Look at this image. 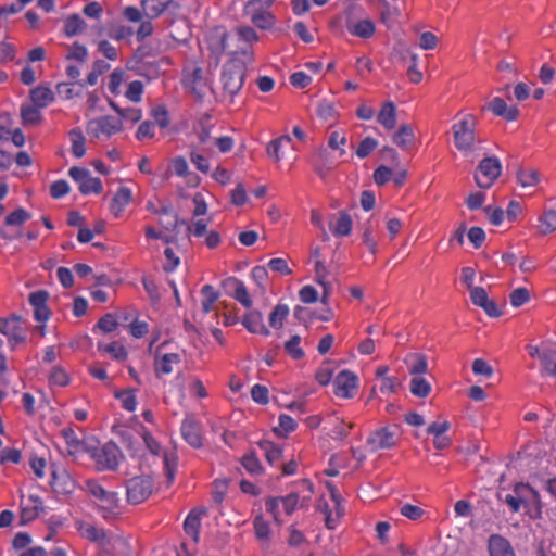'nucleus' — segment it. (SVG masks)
Masks as SVG:
<instances>
[{"label": "nucleus", "mask_w": 556, "mask_h": 556, "mask_svg": "<svg viewBox=\"0 0 556 556\" xmlns=\"http://www.w3.org/2000/svg\"><path fill=\"white\" fill-rule=\"evenodd\" d=\"M408 114L393 101L384 100V131L390 142L401 152L410 151L416 141L413 126L407 122Z\"/></svg>", "instance_id": "f257e3e1"}, {"label": "nucleus", "mask_w": 556, "mask_h": 556, "mask_svg": "<svg viewBox=\"0 0 556 556\" xmlns=\"http://www.w3.org/2000/svg\"><path fill=\"white\" fill-rule=\"evenodd\" d=\"M240 54L242 58L232 56L224 64L220 75L224 94L231 99L242 89L247 66L253 61V53L250 49L243 48Z\"/></svg>", "instance_id": "f03ea898"}, {"label": "nucleus", "mask_w": 556, "mask_h": 556, "mask_svg": "<svg viewBox=\"0 0 556 556\" xmlns=\"http://www.w3.org/2000/svg\"><path fill=\"white\" fill-rule=\"evenodd\" d=\"M502 501L509 507L511 513H518L521 508L531 519H538L542 515L541 496L528 483H516L510 493H507Z\"/></svg>", "instance_id": "7ed1b4c3"}, {"label": "nucleus", "mask_w": 556, "mask_h": 556, "mask_svg": "<svg viewBox=\"0 0 556 556\" xmlns=\"http://www.w3.org/2000/svg\"><path fill=\"white\" fill-rule=\"evenodd\" d=\"M302 484L306 486L308 494L300 498L299 494L295 492H291L286 496H276L269 497L265 502L266 510L271 514L274 520L280 526L282 523L281 520V510L287 516H291L296 508H307L311 502V495L313 494V483L308 480H303Z\"/></svg>", "instance_id": "20e7f679"}, {"label": "nucleus", "mask_w": 556, "mask_h": 556, "mask_svg": "<svg viewBox=\"0 0 556 556\" xmlns=\"http://www.w3.org/2000/svg\"><path fill=\"white\" fill-rule=\"evenodd\" d=\"M178 8V3L174 0H141L140 8L127 5L123 9L122 15L128 22L138 23L142 17L155 20L167 10H177Z\"/></svg>", "instance_id": "39448f33"}, {"label": "nucleus", "mask_w": 556, "mask_h": 556, "mask_svg": "<svg viewBox=\"0 0 556 556\" xmlns=\"http://www.w3.org/2000/svg\"><path fill=\"white\" fill-rule=\"evenodd\" d=\"M407 161L395 148L384 146V186L399 189L407 180Z\"/></svg>", "instance_id": "423d86ee"}, {"label": "nucleus", "mask_w": 556, "mask_h": 556, "mask_svg": "<svg viewBox=\"0 0 556 556\" xmlns=\"http://www.w3.org/2000/svg\"><path fill=\"white\" fill-rule=\"evenodd\" d=\"M88 493L97 500L98 510L104 519H111L119 513V497L115 491L105 490L98 481L86 482Z\"/></svg>", "instance_id": "0eeeda50"}, {"label": "nucleus", "mask_w": 556, "mask_h": 556, "mask_svg": "<svg viewBox=\"0 0 556 556\" xmlns=\"http://www.w3.org/2000/svg\"><path fill=\"white\" fill-rule=\"evenodd\" d=\"M94 462V468L99 472L115 471L119 466L123 454L114 442H106L100 447L87 450Z\"/></svg>", "instance_id": "6e6552de"}, {"label": "nucleus", "mask_w": 556, "mask_h": 556, "mask_svg": "<svg viewBox=\"0 0 556 556\" xmlns=\"http://www.w3.org/2000/svg\"><path fill=\"white\" fill-rule=\"evenodd\" d=\"M477 118L472 114H464L452 126L455 147L462 152L471 151L476 141Z\"/></svg>", "instance_id": "1a4fd4ad"}, {"label": "nucleus", "mask_w": 556, "mask_h": 556, "mask_svg": "<svg viewBox=\"0 0 556 556\" xmlns=\"http://www.w3.org/2000/svg\"><path fill=\"white\" fill-rule=\"evenodd\" d=\"M502 173V163L496 156L484 157L480 161L475 173V181L481 189H489Z\"/></svg>", "instance_id": "9d476101"}, {"label": "nucleus", "mask_w": 556, "mask_h": 556, "mask_svg": "<svg viewBox=\"0 0 556 556\" xmlns=\"http://www.w3.org/2000/svg\"><path fill=\"white\" fill-rule=\"evenodd\" d=\"M153 479L150 476H137L127 481L126 495L130 504L144 502L153 491Z\"/></svg>", "instance_id": "9b49d317"}, {"label": "nucleus", "mask_w": 556, "mask_h": 556, "mask_svg": "<svg viewBox=\"0 0 556 556\" xmlns=\"http://www.w3.org/2000/svg\"><path fill=\"white\" fill-rule=\"evenodd\" d=\"M123 122L114 116L105 115L93 118L87 124V134L94 138H110L111 136L122 131Z\"/></svg>", "instance_id": "f8f14e48"}, {"label": "nucleus", "mask_w": 556, "mask_h": 556, "mask_svg": "<svg viewBox=\"0 0 556 556\" xmlns=\"http://www.w3.org/2000/svg\"><path fill=\"white\" fill-rule=\"evenodd\" d=\"M31 215L24 207H17L10 213L3 226L0 228V237L7 241H12L21 236V227L30 219Z\"/></svg>", "instance_id": "ddd939ff"}, {"label": "nucleus", "mask_w": 556, "mask_h": 556, "mask_svg": "<svg viewBox=\"0 0 556 556\" xmlns=\"http://www.w3.org/2000/svg\"><path fill=\"white\" fill-rule=\"evenodd\" d=\"M71 178L78 185V189L83 194H99L103 190L102 181L98 177H92L90 172L85 167L74 166L68 172Z\"/></svg>", "instance_id": "4468645a"}, {"label": "nucleus", "mask_w": 556, "mask_h": 556, "mask_svg": "<svg viewBox=\"0 0 556 556\" xmlns=\"http://www.w3.org/2000/svg\"><path fill=\"white\" fill-rule=\"evenodd\" d=\"M22 324V317L15 314L5 318H0V332L8 338L12 348H15L17 344H21L26 340V331Z\"/></svg>", "instance_id": "2eb2a0df"}, {"label": "nucleus", "mask_w": 556, "mask_h": 556, "mask_svg": "<svg viewBox=\"0 0 556 556\" xmlns=\"http://www.w3.org/2000/svg\"><path fill=\"white\" fill-rule=\"evenodd\" d=\"M51 481L50 485L55 493L71 494L76 489V482L68 470L59 464H51Z\"/></svg>", "instance_id": "dca6fc26"}, {"label": "nucleus", "mask_w": 556, "mask_h": 556, "mask_svg": "<svg viewBox=\"0 0 556 556\" xmlns=\"http://www.w3.org/2000/svg\"><path fill=\"white\" fill-rule=\"evenodd\" d=\"M344 27L354 37L369 39L376 31L374 22L369 18H359L351 13L346 14Z\"/></svg>", "instance_id": "f3484780"}, {"label": "nucleus", "mask_w": 556, "mask_h": 556, "mask_svg": "<svg viewBox=\"0 0 556 556\" xmlns=\"http://www.w3.org/2000/svg\"><path fill=\"white\" fill-rule=\"evenodd\" d=\"M230 35L224 29H215L210 34L207 39L208 50L216 59V63H219L220 56L228 52L232 56H239L238 51H231L229 49Z\"/></svg>", "instance_id": "a211bd4d"}, {"label": "nucleus", "mask_w": 556, "mask_h": 556, "mask_svg": "<svg viewBox=\"0 0 556 556\" xmlns=\"http://www.w3.org/2000/svg\"><path fill=\"white\" fill-rule=\"evenodd\" d=\"M84 538L88 539L91 542H97L101 545V552H108L109 548H115L117 546H123L125 543L119 538H110L106 535L103 529H100L96 526L88 525L83 528Z\"/></svg>", "instance_id": "6ab92c4d"}, {"label": "nucleus", "mask_w": 556, "mask_h": 556, "mask_svg": "<svg viewBox=\"0 0 556 556\" xmlns=\"http://www.w3.org/2000/svg\"><path fill=\"white\" fill-rule=\"evenodd\" d=\"M45 509L41 497L37 494H29L21 497V521L27 523L35 520Z\"/></svg>", "instance_id": "aec40b11"}, {"label": "nucleus", "mask_w": 556, "mask_h": 556, "mask_svg": "<svg viewBox=\"0 0 556 556\" xmlns=\"http://www.w3.org/2000/svg\"><path fill=\"white\" fill-rule=\"evenodd\" d=\"M357 387V377L350 370H342L334 379V394L342 399L353 396Z\"/></svg>", "instance_id": "412c9836"}, {"label": "nucleus", "mask_w": 556, "mask_h": 556, "mask_svg": "<svg viewBox=\"0 0 556 556\" xmlns=\"http://www.w3.org/2000/svg\"><path fill=\"white\" fill-rule=\"evenodd\" d=\"M311 164L313 166L314 172L321 179H326L327 176L336 167V162L327 151V149H319L311 159Z\"/></svg>", "instance_id": "4be33fe9"}, {"label": "nucleus", "mask_w": 556, "mask_h": 556, "mask_svg": "<svg viewBox=\"0 0 556 556\" xmlns=\"http://www.w3.org/2000/svg\"><path fill=\"white\" fill-rule=\"evenodd\" d=\"M180 432L184 440L192 447L199 448L202 446V437L200 433V426L198 421L191 417L187 416L180 427Z\"/></svg>", "instance_id": "5701e85b"}, {"label": "nucleus", "mask_w": 556, "mask_h": 556, "mask_svg": "<svg viewBox=\"0 0 556 556\" xmlns=\"http://www.w3.org/2000/svg\"><path fill=\"white\" fill-rule=\"evenodd\" d=\"M243 12L250 17L253 25L260 29H269L275 24V16L265 9L256 7L249 9L245 4Z\"/></svg>", "instance_id": "b1692460"}, {"label": "nucleus", "mask_w": 556, "mask_h": 556, "mask_svg": "<svg viewBox=\"0 0 556 556\" xmlns=\"http://www.w3.org/2000/svg\"><path fill=\"white\" fill-rule=\"evenodd\" d=\"M488 109L495 115L505 118L507 122H514L519 116V110L517 106H508L504 99L500 97L493 98L488 103Z\"/></svg>", "instance_id": "393cba45"}, {"label": "nucleus", "mask_w": 556, "mask_h": 556, "mask_svg": "<svg viewBox=\"0 0 556 556\" xmlns=\"http://www.w3.org/2000/svg\"><path fill=\"white\" fill-rule=\"evenodd\" d=\"M541 363L544 375L556 377V343L542 344Z\"/></svg>", "instance_id": "a878e982"}, {"label": "nucleus", "mask_w": 556, "mask_h": 556, "mask_svg": "<svg viewBox=\"0 0 556 556\" xmlns=\"http://www.w3.org/2000/svg\"><path fill=\"white\" fill-rule=\"evenodd\" d=\"M242 325L251 333H258L262 336H269L270 331L265 326L263 315L258 311H251L242 318Z\"/></svg>", "instance_id": "bb28decb"}, {"label": "nucleus", "mask_w": 556, "mask_h": 556, "mask_svg": "<svg viewBox=\"0 0 556 556\" xmlns=\"http://www.w3.org/2000/svg\"><path fill=\"white\" fill-rule=\"evenodd\" d=\"M404 363L412 377L422 376L428 371V359L422 353H408Z\"/></svg>", "instance_id": "cd10ccee"}, {"label": "nucleus", "mask_w": 556, "mask_h": 556, "mask_svg": "<svg viewBox=\"0 0 556 556\" xmlns=\"http://www.w3.org/2000/svg\"><path fill=\"white\" fill-rule=\"evenodd\" d=\"M203 514H205V509L194 508L188 514L184 522L186 534L191 536L194 543H198L200 538L201 516Z\"/></svg>", "instance_id": "c85d7f7f"}, {"label": "nucleus", "mask_w": 556, "mask_h": 556, "mask_svg": "<svg viewBox=\"0 0 556 556\" xmlns=\"http://www.w3.org/2000/svg\"><path fill=\"white\" fill-rule=\"evenodd\" d=\"M488 549L490 556H516L509 541L500 534L489 538Z\"/></svg>", "instance_id": "c756f323"}, {"label": "nucleus", "mask_w": 556, "mask_h": 556, "mask_svg": "<svg viewBox=\"0 0 556 556\" xmlns=\"http://www.w3.org/2000/svg\"><path fill=\"white\" fill-rule=\"evenodd\" d=\"M182 84L191 92L199 94V88L203 84V70L198 65H191L184 70Z\"/></svg>", "instance_id": "7c9ffc66"}, {"label": "nucleus", "mask_w": 556, "mask_h": 556, "mask_svg": "<svg viewBox=\"0 0 556 556\" xmlns=\"http://www.w3.org/2000/svg\"><path fill=\"white\" fill-rule=\"evenodd\" d=\"M214 123L212 115L208 113L202 114L193 126V131L198 137L200 144L205 146L211 140Z\"/></svg>", "instance_id": "2f4dec72"}, {"label": "nucleus", "mask_w": 556, "mask_h": 556, "mask_svg": "<svg viewBox=\"0 0 556 556\" xmlns=\"http://www.w3.org/2000/svg\"><path fill=\"white\" fill-rule=\"evenodd\" d=\"M181 362V357L177 353H166L161 357H156L154 363L155 376L161 378L163 375H169L174 371V365Z\"/></svg>", "instance_id": "473e14b6"}, {"label": "nucleus", "mask_w": 556, "mask_h": 556, "mask_svg": "<svg viewBox=\"0 0 556 556\" xmlns=\"http://www.w3.org/2000/svg\"><path fill=\"white\" fill-rule=\"evenodd\" d=\"M61 435L67 445V453L76 457L80 452L85 451L84 442L78 438L75 430L71 427H65L61 430Z\"/></svg>", "instance_id": "72a5a7b5"}, {"label": "nucleus", "mask_w": 556, "mask_h": 556, "mask_svg": "<svg viewBox=\"0 0 556 556\" xmlns=\"http://www.w3.org/2000/svg\"><path fill=\"white\" fill-rule=\"evenodd\" d=\"M413 54L414 53H410L406 42L402 40V38H399L392 48L389 60L394 65L404 66L410 61V55Z\"/></svg>", "instance_id": "f704fd0d"}, {"label": "nucleus", "mask_w": 556, "mask_h": 556, "mask_svg": "<svg viewBox=\"0 0 556 556\" xmlns=\"http://www.w3.org/2000/svg\"><path fill=\"white\" fill-rule=\"evenodd\" d=\"M131 190L119 187L111 201V212L117 217L131 201Z\"/></svg>", "instance_id": "c9c22d12"}, {"label": "nucleus", "mask_w": 556, "mask_h": 556, "mask_svg": "<svg viewBox=\"0 0 556 556\" xmlns=\"http://www.w3.org/2000/svg\"><path fill=\"white\" fill-rule=\"evenodd\" d=\"M226 283L233 287V293L231 295L235 300L241 303L245 308L252 306V300L243 281L231 277L226 280Z\"/></svg>", "instance_id": "e433bc0d"}, {"label": "nucleus", "mask_w": 556, "mask_h": 556, "mask_svg": "<svg viewBox=\"0 0 556 556\" xmlns=\"http://www.w3.org/2000/svg\"><path fill=\"white\" fill-rule=\"evenodd\" d=\"M258 446L270 466H276L281 460L283 451L280 445L268 440H261Z\"/></svg>", "instance_id": "4c0bfd02"}, {"label": "nucleus", "mask_w": 556, "mask_h": 556, "mask_svg": "<svg viewBox=\"0 0 556 556\" xmlns=\"http://www.w3.org/2000/svg\"><path fill=\"white\" fill-rule=\"evenodd\" d=\"M29 96L33 103L41 109L52 103L55 98V93L49 87L45 86H37L33 90H30Z\"/></svg>", "instance_id": "58836bf2"}, {"label": "nucleus", "mask_w": 556, "mask_h": 556, "mask_svg": "<svg viewBox=\"0 0 556 556\" xmlns=\"http://www.w3.org/2000/svg\"><path fill=\"white\" fill-rule=\"evenodd\" d=\"M292 139L288 135H282L276 139H273L268 142L266 152L268 157L274 160L275 162H279L282 159V154L280 153L281 149L285 147L291 146Z\"/></svg>", "instance_id": "ea45409f"}, {"label": "nucleus", "mask_w": 556, "mask_h": 556, "mask_svg": "<svg viewBox=\"0 0 556 556\" xmlns=\"http://www.w3.org/2000/svg\"><path fill=\"white\" fill-rule=\"evenodd\" d=\"M329 228L337 237L349 236L352 230V218L345 212H340L339 216L333 223H330Z\"/></svg>", "instance_id": "a19ab883"}, {"label": "nucleus", "mask_w": 556, "mask_h": 556, "mask_svg": "<svg viewBox=\"0 0 556 556\" xmlns=\"http://www.w3.org/2000/svg\"><path fill=\"white\" fill-rule=\"evenodd\" d=\"M68 137H70V140H71V152L72 154L77 157V159H80L83 157L85 154H86V138L81 131L80 128H73L70 132H68Z\"/></svg>", "instance_id": "79ce46f5"}, {"label": "nucleus", "mask_w": 556, "mask_h": 556, "mask_svg": "<svg viewBox=\"0 0 556 556\" xmlns=\"http://www.w3.org/2000/svg\"><path fill=\"white\" fill-rule=\"evenodd\" d=\"M409 391L414 396L425 399L431 393L432 386L424 375L415 376L409 381Z\"/></svg>", "instance_id": "37998d69"}, {"label": "nucleus", "mask_w": 556, "mask_h": 556, "mask_svg": "<svg viewBox=\"0 0 556 556\" xmlns=\"http://www.w3.org/2000/svg\"><path fill=\"white\" fill-rule=\"evenodd\" d=\"M86 22L78 14H72L64 21L63 33L67 38L77 36L86 28Z\"/></svg>", "instance_id": "c03bdc74"}, {"label": "nucleus", "mask_w": 556, "mask_h": 556, "mask_svg": "<svg viewBox=\"0 0 556 556\" xmlns=\"http://www.w3.org/2000/svg\"><path fill=\"white\" fill-rule=\"evenodd\" d=\"M240 463L242 467L245 469V471L252 476H258L264 471V468L255 451H250L245 453L241 457Z\"/></svg>", "instance_id": "a18cd8bd"}, {"label": "nucleus", "mask_w": 556, "mask_h": 556, "mask_svg": "<svg viewBox=\"0 0 556 556\" xmlns=\"http://www.w3.org/2000/svg\"><path fill=\"white\" fill-rule=\"evenodd\" d=\"M98 351L110 354V356L116 361H125L128 355L125 346L117 341H113L109 344L98 343Z\"/></svg>", "instance_id": "49530a36"}, {"label": "nucleus", "mask_w": 556, "mask_h": 556, "mask_svg": "<svg viewBox=\"0 0 556 556\" xmlns=\"http://www.w3.org/2000/svg\"><path fill=\"white\" fill-rule=\"evenodd\" d=\"M539 231L541 235L546 236L554 231H556V211L555 210H548L545 211L540 217H539Z\"/></svg>", "instance_id": "de8ad7c7"}, {"label": "nucleus", "mask_w": 556, "mask_h": 556, "mask_svg": "<svg viewBox=\"0 0 556 556\" xmlns=\"http://www.w3.org/2000/svg\"><path fill=\"white\" fill-rule=\"evenodd\" d=\"M40 109L34 105L23 104L21 106V118L24 125H38L41 119L42 115L40 113Z\"/></svg>", "instance_id": "09e8293b"}, {"label": "nucleus", "mask_w": 556, "mask_h": 556, "mask_svg": "<svg viewBox=\"0 0 556 556\" xmlns=\"http://www.w3.org/2000/svg\"><path fill=\"white\" fill-rule=\"evenodd\" d=\"M203 295L202 300V312L206 315L213 309V305L219 298V293L214 289L212 285H204L201 289Z\"/></svg>", "instance_id": "8fccbe9b"}, {"label": "nucleus", "mask_w": 556, "mask_h": 556, "mask_svg": "<svg viewBox=\"0 0 556 556\" xmlns=\"http://www.w3.org/2000/svg\"><path fill=\"white\" fill-rule=\"evenodd\" d=\"M289 315V307L287 304H277L269 314V325L275 329L282 327L285 319Z\"/></svg>", "instance_id": "3c124183"}, {"label": "nucleus", "mask_w": 556, "mask_h": 556, "mask_svg": "<svg viewBox=\"0 0 556 556\" xmlns=\"http://www.w3.org/2000/svg\"><path fill=\"white\" fill-rule=\"evenodd\" d=\"M65 59L67 61H77L79 63H85L88 59V49L86 46L76 41L68 47Z\"/></svg>", "instance_id": "603ef678"}, {"label": "nucleus", "mask_w": 556, "mask_h": 556, "mask_svg": "<svg viewBox=\"0 0 556 556\" xmlns=\"http://www.w3.org/2000/svg\"><path fill=\"white\" fill-rule=\"evenodd\" d=\"M402 428L397 424L384 427V448L393 447L397 444L402 437Z\"/></svg>", "instance_id": "864d4df0"}, {"label": "nucleus", "mask_w": 556, "mask_h": 556, "mask_svg": "<svg viewBox=\"0 0 556 556\" xmlns=\"http://www.w3.org/2000/svg\"><path fill=\"white\" fill-rule=\"evenodd\" d=\"M518 184L526 187H533L539 182V174L533 168L519 169L517 173Z\"/></svg>", "instance_id": "5fc2aeb1"}, {"label": "nucleus", "mask_w": 556, "mask_h": 556, "mask_svg": "<svg viewBox=\"0 0 556 556\" xmlns=\"http://www.w3.org/2000/svg\"><path fill=\"white\" fill-rule=\"evenodd\" d=\"M278 421V427L275 428L274 431L280 437H285L288 433L293 432L298 427V422L291 416L286 414H281Z\"/></svg>", "instance_id": "6e6d98bb"}, {"label": "nucleus", "mask_w": 556, "mask_h": 556, "mask_svg": "<svg viewBox=\"0 0 556 556\" xmlns=\"http://www.w3.org/2000/svg\"><path fill=\"white\" fill-rule=\"evenodd\" d=\"M115 397L122 402L124 409L134 412L137 407V399L135 390H121L115 392Z\"/></svg>", "instance_id": "4d7b16f0"}, {"label": "nucleus", "mask_w": 556, "mask_h": 556, "mask_svg": "<svg viewBox=\"0 0 556 556\" xmlns=\"http://www.w3.org/2000/svg\"><path fill=\"white\" fill-rule=\"evenodd\" d=\"M228 479H215L213 481L212 497L215 503L222 504L224 502L228 492Z\"/></svg>", "instance_id": "13d9d810"}, {"label": "nucleus", "mask_w": 556, "mask_h": 556, "mask_svg": "<svg viewBox=\"0 0 556 556\" xmlns=\"http://www.w3.org/2000/svg\"><path fill=\"white\" fill-rule=\"evenodd\" d=\"M301 337L299 334L292 336L288 341L285 342L286 352L294 359H300L304 356V351L300 346Z\"/></svg>", "instance_id": "bf43d9fd"}, {"label": "nucleus", "mask_w": 556, "mask_h": 556, "mask_svg": "<svg viewBox=\"0 0 556 556\" xmlns=\"http://www.w3.org/2000/svg\"><path fill=\"white\" fill-rule=\"evenodd\" d=\"M267 268L274 273L282 276H289L292 274V269L289 267L288 262L283 257H275L268 261Z\"/></svg>", "instance_id": "052dcab7"}, {"label": "nucleus", "mask_w": 556, "mask_h": 556, "mask_svg": "<svg viewBox=\"0 0 556 556\" xmlns=\"http://www.w3.org/2000/svg\"><path fill=\"white\" fill-rule=\"evenodd\" d=\"M49 381L53 386L65 387L70 382V378L64 368L54 366L50 372Z\"/></svg>", "instance_id": "680f3d73"}, {"label": "nucleus", "mask_w": 556, "mask_h": 556, "mask_svg": "<svg viewBox=\"0 0 556 556\" xmlns=\"http://www.w3.org/2000/svg\"><path fill=\"white\" fill-rule=\"evenodd\" d=\"M255 535L260 540H266L270 534L269 523L263 518L262 515H258L253 520Z\"/></svg>", "instance_id": "e2e57ef3"}, {"label": "nucleus", "mask_w": 556, "mask_h": 556, "mask_svg": "<svg viewBox=\"0 0 556 556\" xmlns=\"http://www.w3.org/2000/svg\"><path fill=\"white\" fill-rule=\"evenodd\" d=\"M378 147V141L371 137H366L364 138L355 153L356 155L359 157V159H365L366 156H368L376 148Z\"/></svg>", "instance_id": "0e129e2a"}, {"label": "nucleus", "mask_w": 556, "mask_h": 556, "mask_svg": "<svg viewBox=\"0 0 556 556\" xmlns=\"http://www.w3.org/2000/svg\"><path fill=\"white\" fill-rule=\"evenodd\" d=\"M190 161L195 166V168L203 173L207 174L210 172V162L206 156H204L202 153H200L197 150H191L190 152Z\"/></svg>", "instance_id": "69168bd1"}, {"label": "nucleus", "mask_w": 556, "mask_h": 556, "mask_svg": "<svg viewBox=\"0 0 556 556\" xmlns=\"http://www.w3.org/2000/svg\"><path fill=\"white\" fill-rule=\"evenodd\" d=\"M151 116L161 128H166L170 123L168 111L165 105H156L153 108Z\"/></svg>", "instance_id": "338daca9"}, {"label": "nucleus", "mask_w": 556, "mask_h": 556, "mask_svg": "<svg viewBox=\"0 0 556 556\" xmlns=\"http://www.w3.org/2000/svg\"><path fill=\"white\" fill-rule=\"evenodd\" d=\"M251 397L255 403L265 405L269 402V391L263 384H254L251 389Z\"/></svg>", "instance_id": "774afa93"}]
</instances>
